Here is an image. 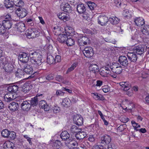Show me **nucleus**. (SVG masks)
Instances as JSON below:
<instances>
[{
    "label": "nucleus",
    "instance_id": "0eeeda50",
    "mask_svg": "<svg viewBox=\"0 0 149 149\" xmlns=\"http://www.w3.org/2000/svg\"><path fill=\"white\" fill-rule=\"evenodd\" d=\"M108 65L109 64H107L106 66L101 68L99 70V73L102 77H106L110 72V68L108 66Z\"/></svg>",
    "mask_w": 149,
    "mask_h": 149
},
{
    "label": "nucleus",
    "instance_id": "0e129e2a",
    "mask_svg": "<svg viewBox=\"0 0 149 149\" xmlns=\"http://www.w3.org/2000/svg\"><path fill=\"white\" fill-rule=\"evenodd\" d=\"M102 90L104 93H106L109 92L110 91V88H109L108 86H105L102 87Z\"/></svg>",
    "mask_w": 149,
    "mask_h": 149
},
{
    "label": "nucleus",
    "instance_id": "774afa93",
    "mask_svg": "<svg viewBox=\"0 0 149 149\" xmlns=\"http://www.w3.org/2000/svg\"><path fill=\"white\" fill-rule=\"evenodd\" d=\"M61 61V56L60 55H56L54 59V63L59 62Z\"/></svg>",
    "mask_w": 149,
    "mask_h": 149
},
{
    "label": "nucleus",
    "instance_id": "72a5a7b5",
    "mask_svg": "<svg viewBox=\"0 0 149 149\" xmlns=\"http://www.w3.org/2000/svg\"><path fill=\"white\" fill-rule=\"evenodd\" d=\"M71 104V100L68 98H65L63 100L62 105L65 107H69Z\"/></svg>",
    "mask_w": 149,
    "mask_h": 149
},
{
    "label": "nucleus",
    "instance_id": "09e8293b",
    "mask_svg": "<svg viewBox=\"0 0 149 149\" xmlns=\"http://www.w3.org/2000/svg\"><path fill=\"white\" fill-rule=\"evenodd\" d=\"M88 6L91 10L95 9L97 6V5L93 2L91 1L88 2Z\"/></svg>",
    "mask_w": 149,
    "mask_h": 149
},
{
    "label": "nucleus",
    "instance_id": "9d476101",
    "mask_svg": "<svg viewBox=\"0 0 149 149\" xmlns=\"http://www.w3.org/2000/svg\"><path fill=\"white\" fill-rule=\"evenodd\" d=\"M16 13L19 17L22 18L26 15L27 11L25 9L22 8H18L16 11Z\"/></svg>",
    "mask_w": 149,
    "mask_h": 149
},
{
    "label": "nucleus",
    "instance_id": "473e14b6",
    "mask_svg": "<svg viewBox=\"0 0 149 149\" xmlns=\"http://www.w3.org/2000/svg\"><path fill=\"white\" fill-rule=\"evenodd\" d=\"M14 144L10 141H7L3 143V148L4 149H12L13 148Z\"/></svg>",
    "mask_w": 149,
    "mask_h": 149
},
{
    "label": "nucleus",
    "instance_id": "58836bf2",
    "mask_svg": "<svg viewBox=\"0 0 149 149\" xmlns=\"http://www.w3.org/2000/svg\"><path fill=\"white\" fill-rule=\"evenodd\" d=\"M24 74V72L23 69H19L15 73L16 77L18 78H23Z\"/></svg>",
    "mask_w": 149,
    "mask_h": 149
},
{
    "label": "nucleus",
    "instance_id": "9b49d317",
    "mask_svg": "<svg viewBox=\"0 0 149 149\" xmlns=\"http://www.w3.org/2000/svg\"><path fill=\"white\" fill-rule=\"evenodd\" d=\"M97 20L98 24L102 26L106 25L109 21V19L107 17L101 15L98 17Z\"/></svg>",
    "mask_w": 149,
    "mask_h": 149
},
{
    "label": "nucleus",
    "instance_id": "6e6552de",
    "mask_svg": "<svg viewBox=\"0 0 149 149\" xmlns=\"http://www.w3.org/2000/svg\"><path fill=\"white\" fill-rule=\"evenodd\" d=\"M144 46L143 45H135L132 49L134 52L138 55H141L144 52Z\"/></svg>",
    "mask_w": 149,
    "mask_h": 149
},
{
    "label": "nucleus",
    "instance_id": "4d7b16f0",
    "mask_svg": "<svg viewBox=\"0 0 149 149\" xmlns=\"http://www.w3.org/2000/svg\"><path fill=\"white\" fill-rule=\"evenodd\" d=\"M126 127V125L125 124L120 125L117 128L118 131L120 132L123 131Z\"/></svg>",
    "mask_w": 149,
    "mask_h": 149
},
{
    "label": "nucleus",
    "instance_id": "7ed1b4c3",
    "mask_svg": "<svg viewBox=\"0 0 149 149\" xmlns=\"http://www.w3.org/2000/svg\"><path fill=\"white\" fill-rule=\"evenodd\" d=\"M111 141V136L107 134H105L102 136L100 139L101 146L103 148L109 146L110 144Z\"/></svg>",
    "mask_w": 149,
    "mask_h": 149
},
{
    "label": "nucleus",
    "instance_id": "a878e982",
    "mask_svg": "<svg viewBox=\"0 0 149 149\" xmlns=\"http://www.w3.org/2000/svg\"><path fill=\"white\" fill-rule=\"evenodd\" d=\"M77 10L79 14H82L86 11L85 5L83 3L79 4L77 5Z\"/></svg>",
    "mask_w": 149,
    "mask_h": 149
},
{
    "label": "nucleus",
    "instance_id": "a211bd4d",
    "mask_svg": "<svg viewBox=\"0 0 149 149\" xmlns=\"http://www.w3.org/2000/svg\"><path fill=\"white\" fill-rule=\"evenodd\" d=\"M118 61L123 66H127L129 63L127 57L125 56H120L119 57Z\"/></svg>",
    "mask_w": 149,
    "mask_h": 149
},
{
    "label": "nucleus",
    "instance_id": "aec40b11",
    "mask_svg": "<svg viewBox=\"0 0 149 149\" xmlns=\"http://www.w3.org/2000/svg\"><path fill=\"white\" fill-rule=\"evenodd\" d=\"M39 105L40 107L43 109L45 111H49L50 109V106L44 100H42L40 101Z\"/></svg>",
    "mask_w": 149,
    "mask_h": 149
},
{
    "label": "nucleus",
    "instance_id": "f3484780",
    "mask_svg": "<svg viewBox=\"0 0 149 149\" xmlns=\"http://www.w3.org/2000/svg\"><path fill=\"white\" fill-rule=\"evenodd\" d=\"M73 120L74 123L78 126H81L83 123V118L81 116H74Z\"/></svg>",
    "mask_w": 149,
    "mask_h": 149
},
{
    "label": "nucleus",
    "instance_id": "e433bc0d",
    "mask_svg": "<svg viewBox=\"0 0 149 149\" xmlns=\"http://www.w3.org/2000/svg\"><path fill=\"white\" fill-rule=\"evenodd\" d=\"M110 23L113 25H115L118 24L120 21V19L116 17H110L109 19Z\"/></svg>",
    "mask_w": 149,
    "mask_h": 149
},
{
    "label": "nucleus",
    "instance_id": "de8ad7c7",
    "mask_svg": "<svg viewBox=\"0 0 149 149\" xmlns=\"http://www.w3.org/2000/svg\"><path fill=\"white\" fill-rule=\"evenodd\" d=\"M143 34L149 35V25H146L141 31Z\"/></svg>",
    "mask_w": 149,
    "mask_h": 149
},
{
    "label": "nucleus",
    "instance_id": "c756f323",
    "mask_svg": "<svg viewBox=\"0 0 149 149\" xmlns=\"http://www.w3.org/2000/svg\"><path fill=\"white\" fill-rule=\"evenodd\" d=\"M134 22L135 24L138 26L140 27L143 25L145 23L144 19L140 17H137L134 19Z\"/></svg>",
    "mask_w": 149,
    "mask_h": 149
},
{
    "label": "nucleus",
    "instance_id": "423d86ee",
    "mask_svg": "<svg viewBox=\"0 0 149 149\" xmlns=\"http://www.w3.org/2000/svg\"><path fill=\"white\" fill-rule=\"evenodd\" d=\"M21 67L22 69L24 72L28 74H33V69L32 66L27 63L20 64Z\"/></svg>",
    "mask_w": 149,
    "mask_h": 149
},
{
    "label": "nucleus",
    "instance_id": "b1692460",
    "mask_svg": "<svg viewBox=\"0 0 149 149\" xmlns=\"http://www.w3.org/2000/svg\"><path fill=\"white\" fill-rule=\"evenodd\" d=\"M82 130H79L77 133L75 134V136L77 140H80L86 137L87 134L86 132L81 131Z\"/></svg>",
    "mask_w": 149,
    "mask_h": 149
},
{
    "label": "nucleus",
    "instance_id": "864d4df0",
    "mask_svg": "<svg viewBox=\"0 0 149 149\" xmlns=\"http://www.w3.org/2000/svg\"><path fill=\"white\" fill-rule=\"evenodd\" d=\"M52 107L53 112L54 113H57L59 112L60 110V108L56 104V105H54V107Z\"/></svg>",
    "mask_w": 149,
    "mask_h": 149
},
{
    "label": "nucleus",
    "instance_id": "cd10ccee",
    "mask_svg": "<svg viewBox=\"0 0 149 149\" xmlns=\"http://www.w3.org/2000/svg\"><path fill=\"white\" fill-rule=\"evenodd\" d=\"M89 70L90 72L96 74L99 72V67L96 64H90L89 67Z\"/></svg>",
    "mask_w": 149,
    "mask_h": 149
},
{
    "label": "nucleus",
    "instance_id": "6ab92c4d",
    "mask_svg": "<svg viewBox=\"0 0 149 149\" xmlns=\"http://www.w3.org/2000/svg\"><path fill=\"white\" fill-rule=\"evenodd\" d=\"M127 56L129 61L130 62H135L137 59V56L136 54L134 52H128L127 54Z\"/></svg>",
    "mask_w": 149,
    "mask_h": 149
},
{
    "label": "nucleus",
    "instance_id": "393cba45",
    "mask_svg": "<svg viewBox=\"0 0 149 149\" xmlns=\"http://www.w3.org/2000/svg\"><path fill=\"white\" fill-rule=\"evenodd\" d=\"M5 71L11 73L14 68V65L12 63L8 62L4 66Z\"/></svg>",
    "mask_w": 149,
    "mask_h": 149
},
{
    "label": "nucleus",
    "instance_id": "c85d7f7f",
    "mask_svg": "<svg viewBox=\"0 0 149 149\" xmlns=\"http://www.w3.org/2000/svg\"><path fill=\"white\" fill-rule=\"evenodd\" d=\"M120 85L123 88V90L125 91H127L129 90L131 86V84L128 81H123L120 83Z\"/></svg>",
    "mask_w": 149,
    "mask_h": 149
},
{
    "label": "nucleus",
    "instance_id": "a18cd8bd",
    "mask_svg": "<svg viewBox=\"0 0 149 149\" xmlns=\"http://www.w3.org/2000/svg\"><path fill=\"white\" fill-rule=\"evenodd\" d=\"M47 62L50 65L54 64V58L52 55H49L47 56Z\"/></svg>",
    "mask_w": 149,
    "mask_h": 149
},
{
    "label": "nucleus",
    "instance_id": "37998d69",
    "mask_svg": "<svg viewBox=\"0 0 149 149\" xmlns=\"http://www.w3.org/2000/svg\"><path fill=\"white\" fill-rule=\"evenodd\" d=\"M10 132V131L7 129L3 130L1 132L2 136L6 138H8Z\"/></svg>",
    "mask_w": 149,
    "mask_h": 149
},
{
    "label": "nucleus",
    "instance_id": "dca6fc26",
    "mask_svg": "<svg viewBox=\"0 0 149 149\" xmlns=\"http://www.w3.org/2000/svg\"><path fill=\"white\" fill-rule=\"evenodd\" d=\"M19 86H18L15 84H11L7 87V90L8 93L11 94L16 93L18 90Z\"/></svg>",
    "mask_w": 149,
    "mask_h": 149
},
{
    "label": "nucleus",
    "instance_id": "39448f33",
    "mask_svg": "<svg viewBox=\"0 0 149 149\" xmlns=\"http://www.w3.org/2000/svg\"><path fill=\"white\" fill-rule=\"evenodd\" d=\"M113 65V66L109 65H108V66L110 68L113 72L117 74H120L122 70V66L118 63H115Z\"/></svg>",
    "mask_w": 149,
    "mask_h": 149
},
{
    "label": "nucleus",
    "instance_id": "ddd939ff",
    "mask_svg": "<svg viewBox=\"0 0 149 149\" xmlns=\"http://www.w3.org/2000/svg\"><path fill=\"white\" fill-rule=\"evenodd\" d=\"M90 41L89 38L83 36L81 35V36L78 39V43L80 46H84L86 45L88 43L89 44Z\"/></svg>",
    "mask_w": 149,
    "mask_h": 149
},
{
    "label": "nucleus",
    "instance_id": "5701e85b",
    "mask_svg": "<svg viewBox=\"0 0 149 149\" xmlns=\"http://www.w3.org/2000/svg\"><path fill=\"white\" fill-rule=\"evenodd\" d=\"M19 104L16 102H12L9 104L8 108L10 110L15 111L18 110Z\"/></svg>",
    "mask_w": 149,
    "mask_h": 149
},
{
    "label": "nucleus",
    "instance_id": "f257e3e1",
    "mask_svg": "<svg viewBox=\"0 0 149 149\" xmlns=\"http://www.w3.org/2000/svg\"><path fill=\"white\" fill-rule=\"evenodd\" d=\"M31 63L36 67H37L42 63V56L34 52L31 54Z\"/></svg>",
    "mask_w": 149,
    "mask_h": 149
},
{
    "label": "nucleus",
    "instance_id": "680f3d73",
    "mask_svg": "<svg viewBox=\"0 0 149 149\" xmlns=\"http://www.w3.org/2000/svg\"><path fill=\"white\" fill-rule=\"evenodd\" d=\"M3 18L5 20H4L3 22H4L5 21H10L11 19V15L8 14L6 15L3 16Z\"/></svg>",
    "mask_w": 149,
    "mask_h": 149
},
{
    "label": "nucleus",
    "instance_id": "5fc2aeb1",
    "mask_svg": "<svg viewBox=\"0 0 149 149\" xmlns=\"http://www.w3.org/2000/svg\"><path fill=\"white\" fill-rule=\"evenodd\" d=\"M63 91V90H62V89L57 90L55 94L56 96L59 97L63 96L65 93V92Z\"/></svg>",
    "mask_w": 149,
    "mask_h": 149
},
{
    "label": "nucleus",
    "instance_id": "f8f14e48",
    "mask_svg": "<svg viewBox=\"0 0 149 149\" xmlns=\"http://www.w3.org/2000/svg\"><path fill=\"white\" fill-rule=\"evenodd\" d=\"M22 109L24 111H28L31 108V105L30 103L27 101H23L22 102L19 103Z\"/></svg>",
    "mask_w": 149,
    "mask_h": 149
},
{
    "label": "nucleus",
    "instance_id": "bf43d9fd",
    "mask_svg": "<svg viewBox=\"0 0 149 149\" xmlns=\"http://www.w3.org/2000/svg\"><path fill=\"white\" fill-rule=\"evenodd\" d=\"M6 31L3 25L0 24V34L3 35L5 33Z\"/></svg>",
    "mask_w": 149,
    "mask_h": 149
},
{
    "label": "nucleus",
    "instance_id": "2f4dec72",
    "mask_svg": "<svg viewBox=\"0 0 149 149\" xmlns=\"http://www.w3.org/2000/svg\"><path fill=\"white\" fill-rule=\"evenodd\" d=\"M61 29L62 28L60 26H56L54 27L53 31L55 35L59 36L62 33Z\"/></svg>",
    "mask_w": 149,
    "mask_h": 149
},
{
    "label": "nucleus",
    "instance_id": "4c0bfd02",
    "mask_svg": "<svg viewBox=\"0 0 149 149\" xmlns=\"http://www.w3.org/2000/svg\"><path fill=\"white\" fill-rule=\"evenodd\" d=\"M65 43L68 46H72L74 45L75 40L72 38L68 37Z\"/></svg>",
    "mask_w": 149,
    "mask_h": 149
},
{
    "label": "nucleus",
    "instance_id": "1a4fd4ad",
    "mask_svg": "<svg viewBox=\"0 0 149 149\" xmlns=\"http://www.w3.org/2000/svg\"><path fill=\"white\" fill-rule=\"evenodd\" d=\"M83 52L84 56L88 58L91 57L94 54L93 49L91 47H85Z\"/></svg>",
    "mask_w": 149,
    "mask_h": 149
},
{
    "label": "nucleus",
    "instance_id": "69168bd1",
    "mask_svg": "<svg viewBox=\"0 0 149 149\" xmlns=\"http://www.w3.org/2000/svg\"><path fill=\"white\" fill-rule=\"evenodd\" d=\"M7 63V62L6 61V59L1 58L0 59V64L3 65L4 66Z\"/></svg>",
    "mask_w": 149,
    "mask_h": 149
},
{
    "label": "nucleus",
    "instance_id": "4468645a",
    "mask_svg": "<svg viewBox=\"0 0 149 149\" xmlns=\"http://www.w3.org/2000/svg\"><path fill=\"white\" fill-rule=\"evenodd\" d=\"M16 22V21L14 20L5 21L4 22H3V25L5 29H9L12 26H13V27L14 26V24Z\"/></svg>",
    "mask_w": 149,
    "mask_h": 149
},
{
    "label": "nucleus",
    "instance_id": "79ce46f5",
    "mask_svg": "<svg viewBox=\"0 0 149 149\" xmlns=\"http://www.w3.org/2000/svg\"><path fill=\"white\" fill-rule=\"evenodd\" d=\"M93 95V97L96 100H104V98L103 96L100 94H98L97 93H92Z\"/></svg>",
    "mask_w": 149,
    "mask_h": 149
},
{
    "label": "nucleus",
    "instance_id": "338daca9",
    "mask_svg": "<svg viewBox=\"0 0 149 149\" xmlns=\"http://www.w3.org/2000/svg\"><path fill=\"white\" fill-rule=\"evenodd\" d=\"M24 2L22 0H19L17 4H16L15 6H18L19 7H21L23 6L24 5Z\"/></svg>",
    "mask_w": 149,
    "mask_h": 149
},
{
    "label": "nucleus",
    "instance_id": "6e6d98bb",
    "mask_svg": "<svg viewBox=\"0 0 149 149\" xmlns=\"http://www.w3.org/2000/svg\"><path fill=\"white\" fill-rule=\"evenodd\" d=\"M123 15L127 19L130 18V14L128 10H124L123 12Z\"/></svg>",
    "mask_w": 149,
    "mask_h": 149
},
{
    "label": "nucleus",
    "instance_id": "412c9836",
    "mask_svg": "<svg viewBox=\"0 0 149 149\" xmlns=\"http://www.w3.org/2000/svg\"><path fill=\"white\" fill-rule=\"evenodd\" d=\"M65 144L69 149H74L78 145V143L76 141L72 140L69 142H65Z\"/></svg>",
    "mask_w": 149,
    "mask_h": 149
},
{
    "label": "nucleus",
    "instance_id": "4be33fe9",
    "mask_svg": "<svg viewBox=\"0 0 149 149\" xmlns=\"http://www.w3.org/2000/svg\"><path fill=\"white\" fill-rule=\"evenodd\" d=\"M13 28L17 29L21 32H23L26 29L25 24L22 22L15 23Z\"/></svg>",
    "mask_w": 149,
    "mask_h": 149
},
{
    "label": "nucleus",
    "instance_id": "3c124183",
    "mask_svg": "<svg viewBox=\"0 0 149 149\" xmlns=\"http://www.w3.org/2000/svg\"><path fill=\"white\" fill-rule=\"evenodd\" d=\"M131 123L132 126L134 127V129L136 131H138L139 130L137 128L140 127V125H139L138 123H136L134 120H132L131 121Z\"/></svg>",
    "mask_w": 149,
    "mask_h": 149
},
{
    "label": "nucleus",
    "instance_id": "c9c22d12",
    "mask_svg": "<svg viewBox=\"0 0 149 149\" xmlns=\"http://www.w3.org/2000/svg\"><path fill=\"white\" fill-rule=\"evenodd\" d=\"M13 3L12 0H4V6L7 9L13 7Z\"/></svg>",
    "mask_w": 149,
    "mask_h": 149
},
{
    "label": "nucleus",
    "instance_id": "13d9d810",
    "mask_svg": "<svg viewBox=\"0 0 149 149\" xmlns=\"http://www.w3.org/2000/svg\"><path fill=\"white\" fill-rule=\"evenodd\" d=\"M81 35L80 34H78V33H74L73 35L72 36L71 38H74V39H75L76 40H77V42L78 41V39L81 38Z\"/></svg>",
    "mask_w": 149,
    "mask_h": 149
},
{
    "label": "nucleus",
    "instance_id": "ea45409f",
    "mask_svg": "<svg viewBox=\"0 0 149 149\" xmlns=\"http://www.w3.org/2000/svg\"><path fill=\"white\" fill-rule=\"evenodd\" d=\"M115 5L118 8H124L125 4L122 2L123 0H114Z\"/></svg>",
    "mask_w": 149,
    "mask_h": 149
},
{
    "label": "nucleus",
    "instance_id": "c03bdc74",
    "mask_svg": "<svg viewBox=\"0 0 149 149\" xmlns=\"http://www.w3.org/2000/svg\"><path fill=\"white\" fill-rule=\"evenodd\" d=\"M30 89V86L29 85V83L26 82L24 84L23 86L22 87V90L24 92H27Z\"/></svg>",
    "mask_w": 149,
    "mask_h": 149
},
{
    "label": "nucleus",
    "instance_id": "7c9ffc66",
    "mask_svg": "<svg viewBox=\"0 0 149 149\" xmlns=\"http://www.w3.org/2000/svg\"><path fill=\"white\" fill-rule=\"evenodd\" d=\"M60 137L63 141H66L70 138V135L66 131L62 132L60 135Z\"/></svg>",
    "mask_w": 149,
    "mask_h": 149
},
{
    "label": "nucleus",
    "instance_id": "052dcab7",
    "mask_svg": "<svg viewBox=\"0 0 149 149\" xmlns=\"http://www.w3.org/2000/svg\"><path fill=\"white\" fill-rule=\"evenodd\" d=\"M77 65V64L74 63L68 69L66 73H68L73 70L75 68Z\"/></svg>",
    "mask_w": 149,
    "mask_h": 149
},
{
    "label": "nucleus",
    "instance_id": "f03ea898",
    "mask_svg": "<svg viewBox=\"0 0 149 149\" xmlns=\"http://www.w3.org/2000/svg\"><path fill=\"white\" fill-rule=\"evenodd\" d=\"M40 34V32L36 28L29 29H27L25 34L29 38H33L38 37Z\"/></svg>",
    "mask_w": 149,
    "mask_h": 149
},
{
    "label": "nucleus",
    "instance_id": "603ef678",
    "mask_svg": "<svg viewBox=\"0 0 149 149\" xmlns=\"http://www.w3.org/2000/svg\"><path fill=\"white\" fill-rule=\"evenodd\" d=\"M54 77V74L51 73L48 74L46 76V79L49 81L52 80Z\"/></svg>",
    "mask_w": 149,
    "mask_h": 149
},
{
    "label": "nucleus",
    "instance_id": "a19ab883",
    "mask_svg": "<svg viewBox=\"0 0 149 149\" xmlns=\"http://www.w3.org/2000/svg\"><path fill=\"white\" fill-rule=\"evenodd\" d=\"M62 144L61 141L59 140L54 141L52 143V146L54 149H58Z\"/></svg>",
    "mask_w": 149,
    "mask_h": 149
},
{
    "label": "nucleus",
    "instance_id": "2eb2a0df",
    "mask_svg": "<svg viewBox=\"0 0 149 149\" xmlns=\"http://www.w3.org/2000/svg\"><path fill=\"white\" fill-rule=\"evenodd\" d=\"M60 8L61 10L66 12H71L72 8L68 3H62L60 5Z\"/></svg>",
    "mask_w": 149,
    "mask_h": 149
},
{
    "label": "nucleus",
    "instance_id": "e2e57ef3",
    "mask_svg": "<svg viewBox=\"0 0 149 149\" xmlns=\"http://www.w3.org/2000/svg\"><path fill=\"white\" fill-rule=\"evenodd\" d=\"M26 21L27 22V23L29 25L32 26L34 25V24L33 21V19H32L29 18L27 19Z\"/></svg>",
    "mask_w": 149,
    "mask_h": 149
},
{
    "label": "nucleus",
    "instance_id": "8fccbe9b",
    "mask_svg": "<svg viewBox=\"0 0 149 149\" xmlns=\"http://www.w3.org/2000/svg\"><path fill=\"white\" fill-rule=\"evenodd\" d=\"M10 135L8 136V139L13 140L16 138V135L15 132L13 131H10Z\"/></svg>",
    "mask_w": 149,
    "mask_h": 149
},
{
    "label": "nucleus",
    "instance_id": "20e7f679",
    "mask_svg": "<svg viewBox=\"0 0 149 149\" xmlns=\"http://www.w3.org/2000/svg\"><path fill=\"white\" fill-rule=\"evenodd\" d=\"M31 54H29L28 53L23 52L20 54L18 56L19 59L21 62L20 64H24L28 63L29 60V57L31 58Z\"/></svg>",
    "mask_w": 149,
    "mask_h": 149
},
{
    "label": "nucleus",
    "instance_id": "bb28decb",
    "mask_svg": "<svg viewBox=\"0 0 149 149\" xmlns=\"http://www.w3.org/2000/svg\"><path fill=\"white\" fill-rule=\"evenodd\" d=\"M40 95H37L36 96L31 98V100L30 101V104L31 105V106L33 107L36 106L38 104V101L39 100L38 97H40Z\"/></svg>",
    "mask_w": 149,
    "mask_h": 149
},
{
    "label": "nucleus",
    "instance_id": "f704fd0d",
    "mask_svg": "<svg viewBox=\"0 0 149 149\" xmlns=\"http://www.w3.org/2000/svg\"><path fill=\"white\" fill-rule=\"evenodd\" d=\"M59 37L57 38L58 40L60 43H64L66 42V39L67 38L68 36L67 35L65 34H61L59 36Z\"/></svg>",
    "mask_w": 149,
    "mask_h": 149
},
{
    "label": "nucleus",
    "instance_id": "49530a36",
    "mask_svg": "<svg viewBox=\"0 0 149 149\" xmlns=\"http://www.w3.org/2000/svg\"><path fill=\"white\" fill-rule=\"evenodd\" d=\"M71 133L74 134L77 133L79 130H81V129L78 128V127L74 125H73L71 127L70 129Z\"/></svg>",
    "mask_w": 149,
    "mask_h": 149
}]
</instances>
